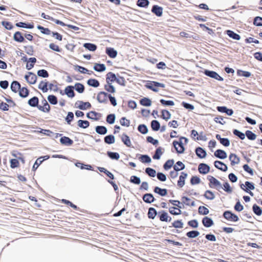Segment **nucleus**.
<instances>
[{
	"label": "nucleus",
	"instance_id": "obj_1",
	"mask_svg": "<svg viewBox=\"0 0 262 262\" xmlns=\"http://www.w3.org/2000/svg\"><path fill=\"white\" fill-rule=\"evenodd\" d=\"M184 138L185 137H180L179 141L174 140L172 142L173 146L178 154H182L184 153L185 150L184 146L182 143V140H184Z\"/></svg>",
	"mask_w": 262,
	"mask_h": 262
},
{
	"label": "nucleus",
	"instance_id": "obj_2",
	"mask_svg": "<svg viewBox=\"0 0 262 262\" xmlns=\"http://www.w3.org/2000/svg\"><path fill=\"white\" fill-rule=\"evenodd\" d=\"M207 179L209 181V186L210 187H216V189L218 190L222 188L221 182L213 176H208Z\"/></svg>",
	"mask_w": 262,
	"mask_h": 262
},
{
	"label": "nucleus",
	"instance_id": "obj_3",
	"mask_svg": "<svg viewBox=\"0 0 262 262\" xmlns=\"http://www.w3.org/2000/svg\"><path fill=\"white\" fill-rule=\"evenodd\" d=\"M223 215L225 219L229 221L236 222L239 220L238 216L230 210H226L224 211Z\"/></svg>",
	"mask_w": 262,
	"mask_h": 262
},
{
	"label": "nucleus",
	"instance_id": "obj_4",
	"mask_svg": "<svg viewBox=\"0 0 262 262\" xmlns=\"http://www.w3.org/2000/svg\"><path fill=\"white\" fill-rule=\"evenodd\" d=\"M204 74L210 78H214L219 81H223L224 78L220 76L216 72L209 70H205Z\"/></svg>",
	"mask_w": 262,
	"mask_h": 262
},
{
	"label": "nucleus",
	"instance_id": "obj_5",
	"mask_svg": "<svg viewBox=\"0 0 262 262\" xmlns=\"http://www.w3.org/2000/svg\"><path fill=\"white\" fill-rule=\"evenodd\" d=\"M25 79L29 84H34L36 82L37 77L33 72H29L27 74L25 75Z\"/></svg>",
	"mask_w": 262,
	"mask_h": 262
},
{
	"label": "nucleus",
	"instance_id": "obj_6",
	"mask_svg": "<svg viewBox=\"0 0 262 262\" xmlns=\"http://www.w3.org/2000/svg\"><path fill=\"white\" fill-rule=\"evenodd\" d=\"M110 94L106 92L101 91L97 95V100L100 103H106L107 102L106 98H108L107 96H110Z\"/></svg>",
	"mask_w": 262,
	"mask_h": 262
},
{
	"label": "nucleus",
	"instance_id": "obj_7",
	"mask_svg": "<svg viewBox=\"0 0 262 262\" xmlns=\"http://www.w3.org/2000/svg\"><path fill=\"white\" fill-rule=\"evenodd\" d=\"M158 217L161 222H169L172 220L171 217L169 216L168 213L165 210L159 211Z\"/></svg>",
	"mask_w": 262,
	"mask_h": 262
},
{
	"label": "nucleus",
	"instance_id": "obj_8",
	"mask_svg": "<svg viewBox=\"0 0 262 262\" xmlns=\"http://www.w3.org/2000/svg\"><path fill=\"white\" fill-rule=\"evenodd\" d=\"M210 169V166L206 163H202L199 165L198 170L201 174H206L209 172Z\"/></svg>",
	"mask_w": 262,
	"mask_h": 262
},
{
	"label": "nucleus",
	"instance_id": "obj_9",
	"mask_svg": "<svg viewBox=\"0 0 262 262\" xmlns=\"http://www.w3.org/2000/svg\"><path fill=\"white\" fill-rule=\"evenodd\" d=\"M214 165L215 167V168H216L217 169H219L221 171L226 172L228 170L227 165L221 161H215L214 162Z\"/></svg>",
	"mask_w": 262,
	"mask_h": 262
},
{
	"label": "nucleus",
	"instance_id": "obj_10",
	"mask_svg": "<svg viewBox=\"0 0 262 262\" xmlns=\"http://www.w3.org/2000/svg\"><path fill=\"white\" fill-rule=\"evenodd\" d=\"M41 103L43 104V106L39 105L38 106V109L42 112H49L50 111V106L48 104L47 101L45 99H43L41 101Z\"/></svg>",
	"mask_w": 262,
	"mask_h": 262
},
{
	"label": "nucleus",
	"instance_id": "obj_11",
	"mask_svg": "<svg viewBox=\"0 0 262 262\" xmlns=\"http://www.w3.org/2000/svg\"><path fill=\"white\" fill-rule=\"evenodd\" d=\"M217 111L222 113H225L228 116H232L233 114L232 109L228 108L225 106H219L216 107Z\"/></svg>",
	"mask_w": 262,
	"mask_h": 262
},
{
	"label": "nucleus",
	"instance_id": "obj_12",
	"mask_svg": "<svg viewBox=\"0 0 262 262\" xmlns=\"http://www.w3.org/2000/svg\"><path fill=\"white\" fill-rule=\"evenodd\" d=\"M163 8L159 6L158 5H155L152 7L151 12L154 13L157 16L161 17L163 14Z\"/></svg>",
	"mask_w": 262,
	"mask_h": 262
},
{
	"label": "nucleus",
	"instance_id": "obj_13",
	"mask_svg": "<svg viewBox=\"0 0 262 262\" xmlns=\"http://www.w3.org/2000/svg\"><path fill=\"white\" fill-rule=\"evenodd\" d=\"M188 174L185 172H182L178 181L177 185L180 187H183L185 184V179L187 178Z\"/></svg>",
	"mask_w": 262,
	"mask_h": 262
},
{
	"label": "nucleus",
	"instance_id": "obj_14",
	"mask_svg": "<svg viewBox=\"0 0 262 262\" xmlns=\"http://www.w3.org/2000/svg\"><path fill=\"white\" fill-rule=\"evenodd\" d=\"M142 199L144 202L147 204H151L155 202V199L153 194L151 193H146L142 196Z\"/></svg>",
	"mask_w": 262,
	"mask_h": 262
},
{
	"label": "nucleus",
	"instance_id": "obj_15",
	"mask_svg": "<svg viewBox=\"0 0 262 262\" xmlns=\"http://www.w3.org/2000/svg\"><path fill=\"white\" fill-rule=\"evenodd\" d=\"M216 139L219 140L221 144L225 147H228L230 145V141L227 138H222L220 134L215 135Z\"/></svg>",
	"mask_w": 262,
	"mask_h": 262
},
{
	"label": "nucleus",
	"instance_id": "obj_16",
	"mask_svg": "<svg viewBox=\"0 0 262 262\" xmlns=\"http://www.w3.org/2000/svg\"><path fill=\"white\" fill-rule=\"evenodd\" d=\"M214 156L220 159L224 160L227 157V154L226 152L221 149H218L214 153Z\"/></svg>",
	"mask_w": 262,
	"mask_h": 262
},
{
	"label": "nucleus",
	"instance_id": "obj_17",
	"mask_svg": "<svg viewBox=\"0 0 262 262\" xmlns=\"http://www.w3.org/2000/svg\"><path fill=\"white\" fill-rule=\"evenodd\" d=\"M196 156L200 159L205 158L207 156L205 149L201 147H198L195 149Z\"/></svg>",
	"mask_w": 262,
	"mask_h": 262
},
{
	"label": "nucleus",
	"instance_id": "obj_18",
	"mask_svg": "<svg viewBox=\"0 0 262 262\" xmlns=\"http://www.w3.org/2000/svg\"><path fill=\"white\" fill-rule=\"evenodd\" d=\"M13 39L18 42H24L26 41L23 34L19 31H16L13 35Z\"/></svg>",
	"mask_w": 262,
	"mask_h": 262
},
{
	"label": "nucleus",
	"instance_id": "obj_19",
	"mask_svg": "<svg viewBox=\"0 0 262 262\" xmlns=\"http://www.w3.org/2000/svg\"><path fill=\"white\" fill-rule=\"evenodd\" d=\"M74 89L73 86L68 85L64 89V94L69 98H73L75 95Z\"/></svg>",
	"mask_w": 262,
	"mask_h": 262
},
{
	"label": "nucleus",
	"instance_id": "obj_20",
	"mask_svg": "<svg viewBox=\"0 0 262 262\" xmlns=\"http://www.w3.org/2000/svg\"><path fill=\"white\" fill-rule=\"evenodd\" d=\"M74 70L82 74H88L89 75H91L94 73L93 71H89L85 68L79 65L74 66Z\"/></svg>",
	"mask_w": 262,
	"mask_h": 262
},
{
	"label": "nucleus",
	"instance_id": "obj_21",
	"mask_svg": "<svg viewBox=\"0 0 262 262\" xmlns=\"http://www.w3.org/2000/svg\"><path fill=\"white\" fill-rule=\"evenodd\" d=\"M60 142L62 145L69 146L73 144V141L69 137L63 136L60 138Z\"/></svg>",
	"mask_w": 262,
	"mask_h": 262
},
{
	"label": "nucleus",
	"instance_id": "obj_22",
	"mask_svg": "<svg viewBox=\"0 0 262 262\" xmlns=\"http://www.w3.org/2000/svg\"><path fill=\"white\" fill-rule=\"evenodd\" d=\"M106 54L112 58H115L117 56V51L113 48L107 47L105 50Z\"/></svg>",
	"mask_w": 262,
	"mask_h": 262
},
{
	"label": "nucleus",
	"instance_id": "obj_23",
	"mask_svg": "<svg viewBox=\"0 0 262 262\" xmlns=\"http://www.w3.org/2000/svg\"><path fill=\"white\" fill-rule=\"evenodd\" d=\"M121 139L122 142L128 147H132V143L129 137L126 134L123 133L121 137Z\"/></svg>",
	"mask_w": 262,
	"mask_h": 262
},
{
	"label": "nucleus",
	"instance_id": "obj_24",
	"mask_svg": "<svg viewBox=\"0 0 262 262\" xmlns=\"http://www.w3.org/2000/svg\"><path fill=\"white\" fill-rule=\"evenodd\" d=\"M202 224L204 227L206 228H209L212 226L214 223L212 219L208 216H205L202 219Z\"/></svg>",
	"mask_w": 262,
	"mask_h": 262
},
{
	"label": "nucleus",
	"instance_id": "obj_25",
	"mask_svg": "<svg viewBox=\"0 0 262 262\" xmlns=\"http://www.w3.org/2000/svg\"><path fill=\"white\" fill-rule=\"evenodd\" d=\"M229 159L231 162V166L238 164L240 162V158L235 154H231L229 155Z\"/></svg>",
	"mask_w": 262,
	"mask_h": 262
},
{
	"label": "nucleus",
	"instance_id": "obj_26",
	"mask_svg": "<svg viewBox=\"0 0 262 262\" xmlns=\"http://www.w3.org/2000/svg\"><path fill=\"white\" fill-rule=\"evenodd\" d=\"M154 192L161 196H165L167 194V190L165 188H161L158 186L154 187Z\"/></svg>",
	"mask_w": 262,
	"mask_h": 262
},
{
	"label": "nucleus",
	"instance_id": "obj_27",
	"mask_svg": "<svg viewBox=\"0 0 262 262\" xmlns=\"http://www.w3.org/2000/svg\"><path fill=\"white\" fill-rule=\"evenodd\" d=\"M38 103L39 99L36 96L33 97L28 101V104L29 105L33 107H37L38 108V106H39Z\"/></svg>",
	"mask_w": 262,
	"mask_h": 262
},
{
	"label": "nucleus",
	"instance_id": "obj_28",
	"mask_svg": "<svg viewBox=\"0 0 262 262\" xmlns=\"http://www.w3.org/2000/svg\"><path fill=\"white\" fill-rule=\"evenodd\" d=\"M18 94L19 96L23 98H25L27 97L29 95V90L26 87L21 88L20 86V89H18Z\"/></svg>",
	"mask_w": 262,
	"mask_h": 262
},
{
	"label": "nucleus",
	"instance_id": "obj_29",
	"mask_svg": "<svg viewBox=\"0 0 262 262\" xmlns=\"http://www.w3.org/2000/svg\"><path fill=\"white\" fill-rule=\"evenodd\" d=\"M78 103H79L80 104L77 106L78 108L81 110H85L87 108H90L91 107V104L89 102H83L82 101H78L76 104Z\"/></svg>",
	"mask_w": 262,
	"mask_h": 262
},
{
	"label": "nucleus",
	"instance_id": "obj_30",
	"mask_svg": "<svg viewBox=\"0 0 262 262\" xmlns=\"http://www.w3.org/2000/svg\"><path fill=\"white\" fill-rule=\"evenodd\" d=\"M95 132L99 135H104L107 133V129L105 126L98 125L95 127Z\"/></svg>",
	"mask_w": 262,
	"mask_h": 262
},
{
	"label": "nucleus",
	"instance_id": "obj_31",
	"mask_svg": "<svg viewBox=\"0 0 262 262\" xmlns=\"http://www.w3.org/2000/svg\"><path fill=\"white\" fill-rule=\"evenodd\" d=\"M116 74L112 72H108L106 75V83H113L116 81L117 79Z\"/></svg>",
	"mask_w": 262,
	"mask_h": 262
},
{
	"label": "nucleus",
	"instance_id": "obj_32",
	"mask_svg": "<svg viewBox=\"0 0 262 262\" xmlns=\"http://www.w3.org/2000/svg\"><path fill=\"white\" fill-rule=\"evenodd\" d=\"M226 34L230 38L233 39L239 40L241 39V36L239 34L236 33L233 31L227 30L226 31Z\"/></svg>",
	"mask_w": 262,
	"mask_h": 262
},
{
	"label": "nucleus",
	"instance_id": "obj_33",
	"mask_svg": "<svg viewBox=\"0 0 262 262\" xmlns=\"http://www.w3.org/2000/svg\"><path fill=\"white\" fill-rule=\"evenodd\" d=\"M17 27L32 29L34 28L33 24L28 23L25 22H18L15 24Z\"/></svg>",
	"mask_w": 262,
	"mask_h": 262
},
{
	"label": "nucleus",
	"instance_id": "obj_34",
	"mask_svg": "<svg viewBox=\"0 0 262 262\" xmlns=\"http://www.w3.org/2000/svg\"><path fill=\"white\" fill-rule=\"evenodd\" d=\"M20 85L18 81L14 80L11 83L10 89L13 92L16 93L19 90L18 89H20Z\"/></svg>",
	"mask_w": 262,
	"mask_h": 262
},
{
	"label": "nucleus",
	"instance_id": "obj_35",
	"mask_svg": "<svg viewBox=\"0 0 262 262\" xmlns=\"http://www.w3.org/2000/svg\"><path fill=\"white\" fill-rule=\"evenodd\" d=\"M77 167H80L81 169H86L89 170H93V167L91 165L84 164L81 162H77L75 164Z\"/></svg>",
	"mask_w": 262,
	"mask_h": 262
},
{
	"label": "nucleus",
	"instance_id": "obj_36",
	"mask_svg": "<svg viewBox=\"0 0 262 262\" xmlns=\"http://www.w3.org/2000/svg\"><path fill=\"white\" fill-rule=\"evenodd\" d=\"M93 69L98 72H102L105 71L106 67L103 63H96L95 64Z\"/></svg>",
	"mask_w": 262,
	"mask_h": 262
},
{
	"label": "nucleus",
	"instance_id": "obj_37",
	"mask_svg": "<svg viewBox=\"0 0 262 262\" xmlns=\"http://www.w3.org/2000/svg\"><path fill=\"white\" fill-rule=\"evenodd\" d=\"M49 85L48 81H41L38 84V88L41 90L43 93H46L48 91V86Z\"/></svg>",
	"mask_w": 262,
	"mask_h": 262
},
{
	"label": "nucleus",
	"instance_id": "obj_38",
	"mask_svg": "<svg viewBox=\"0 0 262 262\" xmlns=\"http://www.w3.org/2000/svg\"><path fill=\"white\" fill-rule=\"evenodd\" d=\"M157 214H158V213L155 208L153 207L149 208L147 216L149 219H154Z\"/></svg>",
	"mask_w": 262,
	"mask_h": 262
},
{
	"label": "nucleus",
	"instance_id": "obj_39",
	"mask_svg": "<svg viewBox=\"0 0 262 262\" xmlns=\"http://www.w3.org/2000/svg\"><path fill=\"white\" fill-rule=\"evenodd\" d=\"M105 90L108 93H115L116 92V89L112 83H106L104 86Z\"/></svg>",
	"mask_w": 262,
	"mask_h": 262
},
{
	"label": "nucleus",
	"instance_id": "obj_40",
	"mask_svg": "<svg viewBox=\"0 0 262 262\" xmlns=\"http://www.w3.org/2000/svg\"><path fill=\"white\" fill-rule=\"evenodd\" d=\"M83 46L86 49L92 52L96 51L97 48V46L95 44L90 42L84 43Z\"/></svg>",
	"mask_w": 262,
	"mask_h": 262
},
{
	"label": "nucleus",
	"instance_id": "obj_41",
	"mask_svg": "<svg viewBox=\"0 0 262 262\" xmlns=\"http://www.w3.org/2000/svg\"><path fill=\"white\" fill-rule=\"evenodd\" d=\"M150 125L152 130L155 132L159 130L160 128V123L157 120H152L150 123Z\"/></svg>",
	"mask_w": 262,
	"mask_h": 262
},
{
	"label": "nucleus",
	"instance_id": "obj_42",
	"mask_svg": "<svg viewBox=\"0 0 262 262\" xmlns=\"http://www.w3.org/2000/svg\"><path fill=\"white\" fill-rule=\"evenodd\" d=\"M104 141L106 144H112L115 142V137L113 135H108L104 138Z\"/></svg>",
	"mask_w": 262,
	"mask_h": 262
},
{
	"label": "nucleus",
	"instance_id": "obj_43",
	"mask_svg": "<svg viewBox=\"0 0 262 262\" xmlns=\"http://www.w3.org/2000/svg\"><path fill=\"white\" fill-rule=\"evenodd\" d=\"M87 84L89 86L93 88H98L100 85L99 81L96 79L93 78L89 79L87 81Z\"/></svg>",
	"mask_w": 262,
	"mask_h": 262
},
{
	"label": "nucleus",
	"instance_id": "obj_44",
	"mask_svg": "<svg viewBox=\"0 0 262 262\" xmlns=\"http://www.w3.org/2000/svg\"><path fill=\"white\" fill-rule=\"evenodd\" d=\"M154 81H147L146 83L145 86L146 88L151 90L155 92H158L159 91V89L155 87L153 84Z\"/></svg>",
	"mask_w": 262,
	"mask_h": 262
},
{
	"label": "nucleus",
	"instance_id": "obj_45",
	"mask_svg": "<svg viewBox=\"0 0 262 262\" xmlns=\"http://www.w3.org/2000/svg\"><path fill=\"white\" fill-rule=\"evenodd\" d=\"M77 125L79 127L85 129L90 126V122L88 120H79Z\"/></svg>",
	"mask_w": 262,
	"mask_h": 262
},
{
	"label": "nucleus",
	"instance_id": "obj_46",
	"mask_svg": "<svg viewBox=\"0 0 262 262\" xmlns=\"http://www.w3.org/2000/svg\"><path fill=\"white\" fill-rule=\"evenodd\" d=\"M139 159L143 163H149L151 162L150 157L147 155H141Z\"/></svg>",
	"mask_w": 262,
	"mask_h": 262
},
{
	"label": "nucleus",
	"instance_id": "obj_47",
	"mask_svg": "<svg viewBox=\"0 0 262 262\" xmlns=\"http://www.w3.org/2000/svg\"><path fill=\"white\" fill-rule=\"evenodd\" d=\"M107 156L112 160H118L120 158V155L117 152H113L111 151H107Z\"/></svg>",
	"mask_w": 262,
	"mask_h": 262
},
{
	"label": "nucleus",
	"instance_id": "obj_48",
	"mask_svg": "<svg viewBox=\"0 0 262 262\" xmlns=\"http://www.w3.org/2000/svg\"><path fill=\"white\" fill-rule=\"evenodd\" d=\"M252 210L253 213L259 216L262 214V208L256 204L253 205Z\"/></svg>",
	"mask_w": 262,
	"mask_h": 262
},
{
	"label": "nucleus",
	"instance_id": "obj_49",
	"mask_svg": "<svg viewBox=\"0 0 262 262\" xmlns=\"http://www.w3.org/2000/svg\"><path fill=\"white\" fill-rule=\"evenodd\" d=\"M73 86L74 89L79 93H82L84 91V86L81 83H76Z\"/></svg>",
	"mask_w": 262,
	"mask_h": 262
},
{
	"label": "nucleus",
	"instance_id": "obj_50",
	"mask_svg": "<svg viewBox=\"0 0 262 262\" xmlns=\"http://www.w3.org/2000/svg\"><path fill=\"white\" fill-rule=\"evenodd\" d=\"M141 105L144 106H150L151 105V101L147 97H144L140 100Z\"/></svg>",
	"mask_w": 262,
	"mask_h": 262
},
{
	"label": "nucleus",
	"instance_id": "obj_51",
	"mask_svg": "<svg viewBox=\"0 0 262 262\" xmlns=\"http://www.w3.org/2000/svg\"><path fill=\"white\" fill-rule=\"evenodd\" d=\"M203 195L206 199L209 200H213L215 198L214 193L210 190H206Z\"/></svg>",
	"mask_w": 262,
	"mask_h": 262
},
{
	"label": "nucleus",
	"instance_id": "obj_52",
	"mask_svg": "<svg viewBox=\"0 0 262 262\" xmlns=\"http://www.w3.org/2000/svg\"><path fill=\"white\" fill-rule=\"evenodd\" d=\"M163 154L161 147H159L155 150V154L152 156V158L155 160H159Z\"/></svg>",
	"mask_w": 262,
	"mask_h": 262
},
{
	"label": "nucleus",
	"instance_id": "obj_53",
	"mask_svg": "<svg viewBox=\"0 0 262 262\" xmlns=\"http://www.w3.org/2000/svg\"><path fill=\"white\" fill-rule=\"evenodd\" d=\"M174 163V161L173 159L168 160L163 165L164 169L166 170H169L173 166Z\"/></svg>",
	"mask_w": 262,
	"mask_h": 262
},
{
	"label": "nucleus",
	"instance_id": "obj_54",
	"mask_svg": "<svg viewBox=\"0 0 262 262\" xmlns=\"http://www.w3.org/2000/svg\"><path fill=\"white\" fill-rule=\"evenodd\" d=\"M200 235V232L198 230H191L186 233V235L190 238H194Z\"/></svg>",
	"mask_w": 262,
	"mask_h": 262
},
{
	"label": "nucleus",
	"instance_id": "obj_55",
	"mask_svg": "<svg viewBox=\"0 0 262 262\" xmlns=\"http://www.w3.org/2000/svg\"><path fill=\"white\" fill-rule=\"evenodd\" d=\"M2 97L4 99V100L8 103L9 108V107H14L16 104L15 102L12 99L10 96H8V97H5L4 96H2Z\"/></svg>",
	"mask_w": 262,
	"mask_h": 262
},
{
	"label": "nucleus",
	"instance_id": "obj_56",
	"mask_svg": "<svg viewBox=\"0 0 262 262\" xmlns=\"http://www.w3.org/2000/svg\"><path fill=\"white\" fill-rule=\"evenodd\" d=\"M116 115L115 114H110L107 115L106 121L110 124H113L115 123Z\"/></svg>",
	"mask_w": 262,
	"mask_h": 262
},
{
	"label": "nucleus",
	"instance_id": "obj_57",
	"mask_svg": "<svg viewBox=\"0 0 262 262\" xmlns=\"http://www.w3.org/2000/svg\"><path fill=\"white\" fill-rule=\"evenodd\" d=\"M149 2L148 0H138L137 5L139 7L146 8L148 6Z\"/></svg>",
	"mask_w": 262,
	"mask_h": 262
},
{
	"label": "nucleus",
	"instance_id": "obj_58",
	"mask_svg": "<svg viewBox=\"0 0 262 262\" xmlns=\"http://www.w3.org/2000/svg\"><path fill=\"white\" fill-rule=\"evenodd\" d=\"M47 99L51 104L56 105L58 103L57 98L54 95H49L47 97Z\"/></svg>",
	"mask_w": 262,
	"mask_h": 262
},
{
	"label": "nucleus",
	"instance_id": "obj_59",
	"mask_svg": "<svg viewBox=\"0 0 262 262\" xmlns=\"http://www.w3.org/2000/svg\"><path fill=\"white\" fill-rule=\"evenodd\" d=\"M138 130L140 133L143 135L146 134L148 132L147 126L144 124L139 125L138 126Z\"/></svg>",
	"mask_w": 262,
	"mask_h": 262
},
{
	"label": "nucleus",
	"instance_id": "obj_60",
	"mask_svg": "<svg viewBox=\"0 0 262 262\" xmlns=\"http://www.w3.org/2000/svg\"><path fill=\"white\" fill-rule=\"evenodd\" d=\"M37 74L38 76L42 78H48L49 76L48 72L45 69L38 70L37 72Z\"/></svg>",
	"mask_w": 262,
	"mask_h": 262
},
{
	"label": "nucleus",
	"instance_id": "obj_61",
	"mask_svg": "<svg viewBox=\"0 0 262 262\" xmlns=\"http://www.w3.org/2000/svg\"><path fill=\"white\" fill-rule=\"evenodd\" d=\"M245 136L250 140H254L256 138V135L252 131L247 130L245 132Z\"/></svg>",
	"mask_w": 262,
	"mask_h": 262
},
{
	"label": "nucleus",
	"instance_id": "obj_62",
	"mask_svg": "<svg viewBox=\"0 0 262 262\" xmlns=\"http://www.w3.org/2000/svg\"><path fill=\"white\" fill-rule=\"evenodd\" d=\"M184 224L182 220H176L174 221L171 226L169 227H174L175 228H182L183 227Z\"/></svg>",
	"mask_w": 262,
	"mask_h": 262
},
{
	"label": "nucleus",
	"instance_id": "obj_63",
	"mask_svg": "<svg viewBox=\"0 0 262 262\" xmlns=\"http://www.w3.org/2000/svg\"><path fill=\"white\" fill-rule=\"evenodd\" d=\"M37 29L39 30L40 32L43 34L50 35L52 33V32L49 29L45 28L40 25H38L37 26Z\"/></svg>",
	"mask_w": 262,
	"mask_h": 262
},
{
	"label": "nucleus",
	"instance_id": "obj_64",
	"mask_svg": "<svg viewBox=\"0 0 262 262\" xmlns=\"http://www.w3.org/2000/svg\"><path fill=\"white\" fill-rule=\"evenodd\" d=\"M145 173L150 177H155L156 175V171L155 169L150 168V167H147L145 169Z\"/></svg>",
	"mask_w": 262,
	"mask_h": 262
}]
</instances>
